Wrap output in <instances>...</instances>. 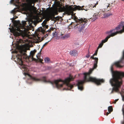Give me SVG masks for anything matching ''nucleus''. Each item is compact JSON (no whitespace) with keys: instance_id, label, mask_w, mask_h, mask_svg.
<instances>
[{"instance_id":"nucleus-16","label":"nucleus","mask_w":124,"mask_h":124,"mask_svg":"<svg viewBox=\"0 0 124 124\" xmlns=\"http://www.w3.org/2000/svg\"><path fill=\"white\" fill-rule=\"evenodd\" d=\"M36 51L35 50H34L33 51L31 52L30 53V55L32 58L33 57V56L34 55Z\"/></svg>"},{"instance_id":"nucleus-7","label":"nucleus","mask_w":124,"mask_h":124,"mask_svg":"<svg viewBox=\"0 0 124 124\" xmlns=\"http://www.w3.org/2000/svg\"><path fill=\"white\" fill-rule=\"evenodd\" d=\"M58 13L57 9L55 8L52 11L51 13L47 15L46 16V20L47 21L49 20L52 18V16L55 15H57Z\"/></svg>"},{"instance_id":"nucleus-22","label":"nucleus","mask_w":124,"mask_h":124,"mask_svg":"<svg viewBox=\"0 0 124 124\" xmlns=\"http://www.w3.org/2000/svg\"><path fill=\"white\" fill-rule=\"evenodd\" d=\"M94 55H93L92 56H91V58H92L93 59L95 60V61H98V58H96V57L94 58Z\"/></svg>"},{"instance_id":"nucleus-40","label":"nucleus","mask_w":124,"mask_h":124,"mask_svg":"<svg viewBox=\"0 0 124 124\" xmlns=\"http://www.w3.org/2000/svg\"><path fill=\"white\" fill-rule=\"evenodd\" d=\"M122 97L123 98V99H124V97H123V96H122Z\"/></svg>"},{"instance_id":"nucleus-9","label":"nucleus","mask_w":124,"mask_h":124,"mask_svg":"<svg viewBox=\"0 0 124 124\" xmlns=\"http://www.w3.org/2000/svg\"><path fill=\"white\" fill-rule=\"evenodd\" d=\"M70 54L71 55L75 56L77 54V51L76 50H74L71 51L70 52Z\"/></svg>"},{"instance_id":"nucleus-8","label":"nucleus","mask_w":124,"mask_h":124,"mask_svg":"<svg viewBox=\"0 0 124 124\" xmlns=\"http://www.w3.org/2000/svg\"><path fill=\"white\" fill-rule=\"evenodd\" d=\"M31 42H35L36 43H38L41 41L40 38L38 36H36V37H34L33 39H31V40H29Z\"/></svg>"},{"instance_id":"nucleus-3","label":"nucleus","mask_w":124,"mask_h":124,"mask_svg":"<svg viewBox=\"0 0 124 124\" xmlns=\"http://www.w3.org/2000/svg\"><path fill=\"white\" fill-rule=\"evenodd\" d=\"M83 6H82V7L79 6H75L74 7L70 6L67 8H65L64 7H60L59 8L58 11L59 12H65L68 15H71L72 16H73L74 19L77 23H81L85 22L86 20L85 18H79L78 19L76 16H74V14L73 11L76 10H82V8Z\"/></svg>"},{"instance_id":"nucleus-17","label":"nucleus","mask_w":124,"mask_h":124,"mask_svg":"<svg viewBox=\"0 0 124 124\" xmlns=\"http://www.w3.org/2000/svg\"><path fill=\"white\" fill-rule=\"evenodd\" d=\"M84 24H85L80 26V28L79 29V31H81L82 30L84 29L85 27Z\"/></svg>"},{"instance_id":"nucleus-37","label":"nucleus","mask_w":124,"mask_h":124,"mask_svg":"<svg viewBox=\"0 0 124 124\" xmlns=\"http://www.w3.org/2000/svg\"><path fill=\"white\" fill-rule=\"evenodd\" d=\"M109 113V112H107L106 114V115L108 116V114Z\"/></svg>"},{"instance_id":"nucleus-12","label":"nucleus","mask_w":124,"mask_h":124,"mask_svg":"<svg viewBox=\"0 0 124 124\" xmlns=\"http://www.w3.org/2000/svg\"><path fill=\"white\" fill-rule=\"evenodd\" d=\"M70 34L69 33H68L66 34L64 36L61 37V38L62 39H64L69 38L70 37Z\"/></svg>"},{"instance_id":"nucleus-1","label":"nucleus","mask_w":124,"mask_h":124,"mask_svg":"<svg viewBox=\"0 0 124 124\" xmlns=\"http://www.w3.org/2000/svg\"><path fill=\"white\" fill-rule=\"evenodd\" d=\"M111 70L112 74V78L110 79V82L113 86L111 93H118L122 84L121 78L124 76V72L118 71H113V68L111 67Z\"/></svg>"},{"instance_id":"nucleus-28","label":"nucleus","mask_w":124,"mask_h":124,"mask_svg":"<svg viewBox=\"0 0 124 124\" xmlns=\"http://www.w3.org/2000/svg\"><path fill=\"white\" fill-rule=\"evenodd\" d=\"M98 49L97 48V49L95 53L93 54V55H96L97 54Z\"/></svg>"},{"instance_id":"nucleus-30","label":"nucleus","mask_w":124,"mask_h":124,"mask_svg":"<svg viewBox=\"0 0 124 124\" xmlns=\"http://www.w3.org/2000/svg\"><path fill=\"white\" fill-rule=\"evenodd\" d=\"M90 5H88V6L87 7V8H87V9H86V10H85V11H87L88 9H89V8L90 7Z\"/></svg>"},{"instance_id":"nucleus-31","label":"nucleus","mask_w":124,"mask_h":124,"mask_svg":"<svg viewBox=\"0 0 124 124\" xmlns=\"http://www.w3.org/2000/svg\"><path fill=\"white\" fill-rule=\"evenodd\" d=\"M86 57L87 58H88L90 56V55L89 54L86 56Z\"/></svg>"},{"instance_id":"nucleus-38","label":"nucleus","mask_w":124,"mask_h":124,"mask_svg":"<svg viewBox=\"0 0 124 124\" xmlns=\"http://www.w3.org/2000/svg\"><path fill=\"white\" fill-rule=\"evenodd\" d=\"M49 82L50 84H53V83H52V82Z\"/></svg>"},{"instance_id":"nucleus-24","label":"nucleus","mask_w":124,"mask_h":124,"mask_svg":"<svg viewBox=\"0 0 124 124\" xmlns=\"http://www.w3.org/2000/svg\"><path fill=\"white\" fill-rule=\"evenodd\" d=\"M98 61H95L93 67V68H95L97 67V63Z\"/></svg>"},{"instance_id":"nucleus-32","label":"nucleus","mask_w":124,"mask_h":124,"mask_svg":"<svg viewBox=\"0 0 124 124\" xmlns=\"http://www.w3.org/2000/svg\"><path fill=\"white\" fill-rule=\"evenodd\" d=\"M48 42H46L45 43L44 45H43V47L46 45Z\"/></svg>"},{"instance_id":"nucleus-19","label":"nucleus","mask_w":124,"mask_h":124,"mask_svg":"<svg viewBox=\"0 0 124 124\" xmlns=\"http://www.w3.org/2000/svg\"><path fill=\"white\" fill-rule=\"evenodd\" d=\"M115 64L116 66L117 67H121L122 66L118 62H116L115 63Z\"/></svg>"},{"instance_id":"nucleus-18","label":"nucleus","mask_w":124,"mask_h":124,"mask_svg":"<svg viewBox=\"0 0 124 124\" xmlns=\"http://www.w3.org/2000/svg\"><path fill=\"white\" fill-rule=\"evenodd\" d=\"M113 110L112 107L111 106L108 107V111L109 112V113H110L111 112H112Z\"/></svg>"},{"instance_id":"nucleus-41","label":"nucleus","mask_w":124,"mask_h":124,"mask_svg":"<svg viewBox=\"0 0 124 124\" xmlns=\"http://www.w3.org/2000/svg\"><path fill=\"white\" fill-rule=\"evenodd\" d=\"M63 35V34H61L60 35V36H62Z\"/></svg>"},{"instance_id":"nucleus-29","label":"nucleus","mask_w":124,"mask_h":124,"mask_svg":"<svg viewBox=\"0 0 124 124\" xmlns=\"http://www.w3.org/2000/svg\"><path fill=\"white\" fill-rule=\"evenodd\" d=\"M24 75L26 76V75H28L29 76L31 77V76L30 75H29V74L28 73H24Z\"/></svg>"},{"instance_id":"nucleus-36","label":"nucleus","mask_w":124,"mask_h":124,"mask_svg":"<svg viewBox=\"0 0 124 124\" xmlns=\"http://www.w3.org/2000/svg\"><path fill=\"white\" fill-rule=\"evenodd\" d=\"M109 4H108V5H107V8L109 6Z\"/></svg>"},{"instance_id":"nucleus-5","label":"nucleus","mask_w":124,"mask_h":124,"mask_svg":"<svg viewBox=\"0 0 124 124\" xmlns=\"http://www.w3.org/2000/svg\"><path fill=\"white\" fill-rule=\"evenodd\" d=\"M74 79L72 77L71 75L69 77L65 79V80L62 81L61 79L56 80L54 82L55 84L56 87L58 88L62 87L64 84H66L67 85L71 88L73 87V85L69 84V82Z\"/></svg>"},{"instance_id":"nucleus-14","label":"nucleus","mask_w":124,"mask_h":124,"mask_svg":"<svg viewBox=\"0 0 124 124\" xmlns=\"http://www.w3.org/2000/svg\"><path fill=\"white\" fill-rule=\"evenodd\" d=\"M17 61L20 65H22V61L21 60V56L17 58Z\"/></svg>"},{"instance_id":"nucleus-2","label":"nucleus","mask_w":124,"mask_h":124,"mask_svg":"<svg viewBox=\"0 0 124 124\" xmlns=\"http://www.w3.org/2000/svg\"><path fill=\"white\" fill-rule=\"evenodd\" d=\"M93 70V68L91 69L88 72L85 73H83L84 76V80L82 81H79L77 84L78 89L81 90H83V88L82 86V84L86 81L93 82L97 85L100 84L101 83L104 81V80L102 79H97L92 77H89L91 73Z\"/></svg>"},{"instance_id":"nucleus-35","label":"nucleus","mask_w":124,"mask_h":124,"mask_svg":"<svg viewBox=\"0 0 124 124\" xmlns=\"http://www.w3.org/2000/svg\"><path fill=\"white\" fill-rule=\"evenodd\" d=\"M96 4H95L93 6V7L94 8V7H95Z\"/></svg>"},{"instance_id":"nucleus-10","label":"nucleus","mask_w":124,"mask_h":124,"mask_svg":"<svg viewBox=\"0 0 124 124\" xmlns=\"http://www.w3.org/2000/svg\"><path fill=\"white\" fill-rule=\"evenodd\" d=\"M38 0H27V2L29 5L30 6L32 3L35 2Z\"/></svg>"},{"instance_id":"nucleus-4","label":"nucleus","mask_w":124,"mask_h":124,"mask_svg":"<svg viewBox=\"0 0 124 124\" xmlns=\"http://www.w3.org/2000/svg\"><path fill=\"white\" fill-rule=\"evenodd\" d=\"M26 23V21H23L22 22V24H21L19 21H16L14 23L16 28L12 29L10 30L11 32L13 34L14 36L21 35L23 37L26 36L27 31L24 29V26Z\"/></svg>"},{"instance_id":"nucleus-27","label":"nucleus","mask_w":124,"mask_h":124,"mask_svg":"<svg viewBox=\"0 0 124 124\" xmlns=\"http://www.w3.org/2000/svg\"><path fill=\"white\" fill-rule=\"evenodd\" d=\"M37 58H38V59H39V61L41 62H42V61H43V60L42 59H41L40 58H39V57L37 56Z\"/></svg>"},{"instance_id":"nucleus-39","label":"nucleus","mask_w":124,"mask_h":124,"mask_svg":"<svg viewBox=\"0 0 124 124\" xmlns=\"http://www.w3.org/2000/svg\"><path fill=\"white\" fill-rule=\"evenodd\" d=\"M97 5L98 4V2H97L95 4Z\"/></svg>"},{"instance_id":"nucleus-26","label":"nucleus","mask_w":124,"mask_h":124,"mask_svg":"<svg viewBox=\"0 0 124 124\" xmlns=\"http://www.w3.org/2000/svg\"><path fill=\"white\" fill-rule=\"evenodd\" d=\"M42 80L45 82H47V81L45 79V77H44L42 79Z\"/></svg>"},{"instance_id":"nucleus-33","label":"nucleus","mask_w":124,"mask_h":124,"mask_svg":"<svg viewBox=\"0 0 124 124\" xmlns=\"http://www.w3.org/2000/svg\"><path fill=\"white\" fill-rule=\"evenodd\" d=\"M118 100V99L115 100V101L114 102V103H116V102Z\"/></svg>"},{"instance_id":"nucleus-6","label":"nucleus","mask_w":124,"mask_h":124,"mask_svg":"<svg viewBox=\"0 0 124 124\" xmlns=\"http://www.w3.org/2000/svg\"><path fill=\"white\" fill-rule=\"evenodd\" d=\"M112 31L113 32L110 35L111 36H113L117 33H121L124 32V22L122 23L116 27L115 29L113 30ZM124 57V51L123 53V58Z\"/></svg>"},{"instance_id":"nucleus-34","label":"nucleus","mask_w":124,"mask_h":124,"mask_svg":"<svg viewBox=\"0 0 124 124\" xmlns=\"http://www.w3.org/2000/svg\"><path fill=\"white\" fill-rule=\"evenodd\" d=\"M14 0H11L10 1V2L11 3H12L13 1H14Z\"/></svg>"},{"instance_id":"nucleus-11","label":"nucleus","mask_w":124,"mask_h":124,"mask_svg":"<svg viewBox=\"0 0 124 124\" xmlns=\"http://www.w3.org/2000/svg\"><path fill=\"white\" fill-rule=\"evenodd\" d=\"M32 10V8L31 7H29L27 8L26 13L29 15L31 13Z\"/></svg>"},{"instance_id":"nucleus-23","label":"nucleus","mask_w":124,"mask_h":124,"mask_svg":"<svg viewBox=\"0 0 124 124\" xmlns=\"http://www.w3.org/2000/svg\"><path fill=\"white\" fill-rule=\"evenodd\" d=\"M44 60L45 62L47 63L49 61L50 59L49 58L46 57L45 59Z\"/></svg>"},{"instance_id":"nucleus-20","label":"nucleus","mask_w":124,"mask_h":124,"mask_svg":"<svg viewBox=\"0 0 124 124\" xmlns=\"http://www.w3.org/2000/svg\"><path fill=\"white\" fill-rule=\"evenodd\" d=\"M32 79L35 81H40L41 80V79H39V78H32Z\"/></svg>"},{"instance_id":"nucleus-25","label":"nucleus","mask_w":124,"mask_h":124,"mask_svg":"<svg viewBox=\"0 0 124 124\" xmlns=\"http://www.w3.org/2000/svg\"><path fill=\"white\" fill-rule=\"evenodd\" d=\"M103 44L101 42L99 45V46H98L97 49H98L99 48H101L102 47V46H103Z\"/></svg>"},{"instance_id":"nucleus-15","label":"nucleus","mask_w":124,"mask_h":124,"mask_svg":"<svg viewBox=\"0 0 124 124\" xmlns=\"http://www.w3.org/2000/svg\"><path fill=\"white\" fill-rule=\"evenodd\" d=\"M110 36H111L110 35V36H109L107 37L104 39L102 40L101 41V42L103 44L104 43H105L107 41L108 39H109L110 37Z\"/></svg>"},{"instance_id":"nucleus-42","label":"nucleus","mask_w":124,"mask_h":124,"mask_svg":"<svg viewBox=\"0 0 124 124\" xmlns=\"http://www.w3.org/2000/svg\"><path fill=\"white\" fill-rule=\"evenodd\" d=\"M25 50H23V51H24V52H25Z\"/></svg>"},{"instance_id":"nucleus-13","label":"nucleus","mask_w":124,"mask_h":124,"mask_svg":"<svg viewBox=\"0 0 124 124\" xmlns=\"http://www.w3.org/2000/svg\"><path fill=\"white\" fill-rule=\"evenodd\" d=\"M97 16L95 14H94L91 19L92 21H94L97 19Z\"/></svg>"},{"instance_id":"nucleus-43","label":"nucleus","mask_w":124,"mask_h":124,"mask_svg":"<svg viewBox=\"0 0 124 124\" xmlns=\"http://www.w3.org/2000/svg\"><path fill=\"white\" fill-rule=\"evenodd\" d=\"M123 0L124 1V0Z\"/></svg>"},{"instance_id":"nucleus-21","label":"nucleus","mask_w":124,"mask_h":124,"mask_svg":"<svg viewBox=\"0 0 124 124\" xmlns=\"http://www.w3.org/2000/svg\"><path fill=\"white\" fill-rule=\"evenodd\" d=\"M122 112L123 114V115L124 119V110L123 109V108H122ZM121 123L122 124H124V119L123 121L121 122Z\"/></svg>"}]
</instances>
